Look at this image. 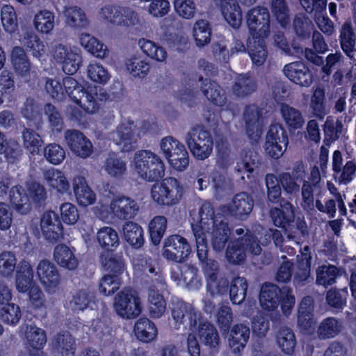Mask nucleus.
<instances>
[{
	"label": "nucleus",
	"instance_id": "1",
	"mask_svg": "<svg viewBox=\"0 0 356 356\" xmlns=\"http://www.w3.org/2000/svg\"><path fill=\"white\" fill-rule=\"evenodd\" d=\"M44 88L52 99L61 101L68 97L72 102L90 114L97 112L108 98L104 88L91 84L85 87L71 76L64 77L62 82L56 79L47 78Z\"/></svg>",
	"mask_w": 356,
	"mask_h": 356
},
{
	"label": "nucleus",
	"instance_id": "2",
	"mask_svg": "<svg viewBox=\"0 0 356 356\" xmlns=\"http://www.w3.org/2000/svg\"><path fill=\"white\" fill-rule=\"evenodd\" d=\"M246 23L250 33L247 40L248 54L253 63L262 65L268 56L265 39L270 33L268 9L264 6L252 8L246 14Z\"/></svg>",
	"mask_w": 356,
	"mask_h": 356
},
{
	"label": "nucleus",
	"instance_id": "3",
	"mask_svg": "<svg viewBox=\"0 0 356 356\" xmlns=\"http://www.w3.org/2000/svg\"><path fill=\"white\" fill-rule=\"evenodd\" d=\"M199 217L198 222L191 223L195 240L196 241V236L199 234L204 238L205 244L208 245L207 234L212 228L211 242L213 249L216 252L223 250L231 235L226 217L220 213H215L213 204L208 201L202 204Z\"/></svg>",
	"mask_w": 356,
	"mask_h": 356
},
{
	"label": "nucleus",
	"instance_id": "4",
	"mask_svg": "<svg viewBox=\"0 0 356 356\" xmlns=\"http://www.w3.org/2000/svg\"><path fill=\"white\" fill-rule=\"evenodd\" d=\"M270 217L273 225L281 228L289 239H300L308 234L304 220L295 221L293 205L289 202L284 208H272Z\"/></svg>",
	"mask_w": 356,
	"mask_h": 356
},
{
	"label": "nucleus",
	"instance_id": "5",
	"mask_svg": "<svg viewBox=\"0 0 356 356\" xmlns=\"http://www.w3.org/2000/svg\"><path fill=\"white\" fill-rule=\"evenodd\" d=\"M261 250L257 237L250 230L247 229L244 236L230 241L225 251V257L229 263L240 264L245 261L246 252L259 255Z\"/></svg>",
	"mask_w": 356,
	"mask_h": 356
},
{
	"label": "nucleus",
	"instance_id": "6",
	"mask_svg": "<svg viewBox=\"0 0 356 356\" xmlns=\"http://www.w3.org/2000/svg\"><path fill=\"white\" fill-rule=\"evenodd\" d=\"M185 140L192 155L197 160L208 159L213 152V137L202 125L193 127L187 133Z\"/></svg>",
	"mask_w": 356,
	"mask_h": 356
},
{
	"label": "nucleus",
	"instance_id": "7",
	"mask_svg": "<svg viewBox=\"0 0 356 356\" xmlns=\"http://www.w3.org/2000/svg\"><path fill=\"white\" fill-rule=\"evenodd\" d=\"M289 145V136L286 129L280 123H273L266 136L265 153L277 160L282 156Z\"/></svg>",
	"mask_w": 356,
	"mask_h": 356
},
{
	"label": "nucleus",
	"instance_id": "8",
	"mask_svg": "<svg viewBox=\"0 0 356 356\" xmlns=\"http://www.w3.org/2000/svg\"><path fill=\"white\" fill-rule=\"evenodd\" d=\"M104 270L108 272L101 279L99 285L100 293L105 296L114 294L122 284L121 275L125 270L124 261L111 260L101 262Z\"/></svg>",
	"mask_w": 356,
	"mask_h": 356
},
{
	"label": "nucleus",
	"instance_id": "9",
	"mask_svg": "<svg viewBox=\"0 0 356 356\" xmlns=\"http://www.w3.org/2000/svg\"><path fill=\"white\" fill-rule=\"evenodd\" d=\"M115 297L113 307L116 314L126 319H134L138 317L142 311L140 298L131 288L126 287Z\"/></svg>",
	"mask_w": 356,
	"mask_h": 356
},
{
	"label": "nucleus",
	"instance_id": "10",
	"mask_svg": "<svg viewBox=\"0 0 356 356\" xmlns=\"http://www.w3.org/2000/svg\"><path fill=\"white\" fill-rule=\"evenodd\" d=\"M97 241L102 251L99 255L100 262L106 261H124L121 254L115 253V250L120 245L118 232L111 227H103L97 233Z\"/></svg>",
	"mask_w": 356,
	"mask_h": 356
},
{
	"label": "nucleus",
	"instance_id": "11",
	"mask_svg": "<svg viewBox=\"0 0 356 356\" xmlns=\"http://www.w3.org/2000/svg\"><path fill=\"white\" fill-rule=\"evenodd\" d=\"M99 14L106 22L113 25L129 27L138 20L135 11L115 4L105 5L100 9Z\"/></svg>",
	"mask_w": 356,
	"mask_h": 356
},
{
	"label": "nucleus",
	"instance_id": "12",
	"mask_svg": "<svg viewBox=\"0 0 356 356\" xmlns=\"http://www.w3.org/2000/svg\"><path fill=\"white\" fill-rule=\"evenodd\" d=\"M314 299L311 296L303 297L298 305L297 325L305 334L312 335L315 332L316 320L314 317Z\"/></svg>",
	"mask_w": 356,
	"mask_h": 356
},
{
	"label": "nucleus",
	"instance_id": "13",
	"mask_svg": "<svg viewBox=\"0 0 356 356\" xmlns=\"http://www.w3.org/2000/svg\"><path fill=\"white\" fill-rule=\"evenodd\" d=\"M191 252L190 244L180 235L170 236L164 242L163 255L168 260L181 263L188 257Z\"/></svg>",
	"mask_w": 356,
	"mask_h": 356
},
{
	"label": "nucleus",
	"instance_id": "14",
	"mask_svg": "<svg viewBox=\"0 0 356 356\" xmlns=\"http://www.w3.org/2000/svg\"><path fill=\"white\" fill-rule=\"evenodd\" d=\"M161 180L157 191V204L173 206L178 204L184 194V188L179 179L166 177Z\"/></svg>",
	"mask_w": 356,
	"mask_h": 356
},
{
	"label": "nucleus",
	"instance_id": "15",
	"mask_svg": "<svg viewBox=\"0 0 356 356\" xmlns=\"http://www.w3.org/2000/svg\"><path fill=\"white\" fill-rule=\"evenodd\" d=\"M197 256L202 270L206 277L207 284L216 283L219 273L218 263L209 257V248L204 237L196 236Z\"/></svg>",
	"mask_w": 356,
	"mask_h": 356
},
{
	"label": "nucleus",
	"instance_id": "16",
	"mask_svg": "<svg viewBox=\"0 0 356 356\" xmlns=\"http://www.w3.org/2000/svg\"><path fill=\"white\" fill-rule=\"evenodd\" d=\"M65 139L69 149L76 156L86 159L92 154L93 145L81 131L76 129L67 130Z\"/></svg>",
	"mask_w": 356,
	"mask_h": 356
},
{
	"label": "nucleus",
	"instance_id": "17",
	"mask_svg": "<svg viewBox=\"0 0 356 356\" xmlns=\"http://www.w3.org/2000/svg\"><path fill=\"white\" fill-rule=\"evenodd\" d=\"M156 154L149 150H139L134 156L135 168L144 180L156 181Z\"/></svg>",
	"mask_w": 356,
	"mask_h": 356
},
{
	"label": "nucleus",
	"instance_id": "18",
	"mask_svg": "<svg viewBox=\"0 0 356 356\" xmlns=\"http://www.w3.org/2000/svg\"><path fill=\"white\" fill-rule=\"evenodd\" d=\"M40 227L44 238L55 243L63 236L62 222L54 211H46L40 219Z\"/></svg>",
	"mask_w": 356,
	"mask_h": 356
},
{
	"label": "nucleus",
	"instance_id": "19",
	"mask_svg": "<svg viewBox=\"0 0 356 356\" xmlns=\"http://www.w3.org/2000/svg\"><path fill=\"white\" fill-rule=\"evenodd\" d=\"M37 275L48 293L55 292L60 282L56 266L47 259L41 260L37 266Z\"/></svg>",
	"mask_w": 356,
	"mask_h": 356
},
{
	"label": "nucleus",
	"instance_id": "20",
	"mask_svg": "<svg viewBox=\"0 0 356 356\" xmlns=\"http://www.w3.org/2000/svg\"><path fill=\"white\" fill-rule=\"evenodd\" d=\"M198 81L201 82V91L212 104L219 107H225L227 109L230 108V104H227L225 92L216 81L204 78L202 75L198 77Z\"/></svg>",
	"mask_w": 356,
	"mask_h": 356
},
{
	"label": "nucleus",
	"instance_id": "21",
	"mask_svg": "<svg viewBox=\"0 0 356 356\" xmlns=\"http://www.w3.org/2000/svg\"><path fill=\"white\" fill-rule=\"evenodd\" d=\"M171 314L175 321V327L179 329L181 324H184L185 318L188 320L190 330H194L197 327L198 313L190 304L181 302H177L172 309Z\"/></svg>",
	"mask_w": 356,
	"mask_h": 356
},
{
	"label": "nucleus",
	"instance_id": "22",
	"mask_svg": "<svg viewBox=\"0 0 356 356\" xmlns=\"http://www.w3.org/2000/svg\"><path fill=\"white\" fill-rule=\"evenodd\" d=\"M283 71L286 77L297 85L308 87L312 83V72L302 61L286 64Z\"/></svg>",
	"mask_w": 356,
	"mask_h": 356
},
{
	"label": "nucleus",
	"instance_id": "23",
	"mask_svg": "<svg viewBox=\"0 0 356 356\" xmlns=\"http://www.w3.org/2000/svg\"><path fill=\"white\" fill-rule=\"evenodd\" d=\"M254 203V199L250 194L241 192L234 195L228 206V211L236 218L245 220L252 212Z\"/></svg>",
	"mask_w": 356,
	"mask_h": 356
},
{
	"label": "nucleus",
	"instance_id": "24",
	"mask_svg": "<svg viewBox=\"0 0 356 356\" xmlns=\"http://www.w3.org/2000/svg\"><path fill=\"white\" fill-rule=\"evenodd\" d=\"M250 330L248 325L243 323L234 325L228 332V345L235 354L243 351L249 339Z\"/></svg>",
	"mask_w": 356,
	"mask_h": 356
},
{
	"label": "nucleus",
	"instance_id": "25",
	"mask_svg": "<svg viewBox=\"0 0 356 356\" xmlns=\"http://www.w3.org/2000/svg\"><path fill=\"white\" fill-rule=\"evenodd\" d=\"M110 209L115 218L125 220L134 218L138 211V206L134 200L121 196L112 200Z\"/></svg>",
	"mask_w": 356,
	"mask_h": 356
},
{
	"label": "nucleus",
	"instance_id": "26",
	"mask_svg": "<svg viewBox=\"0 0 356 356\" xmlns=\"http://www.w3.org/2000/svg\"><path fill=\"white\" fill-rule=\"evenodd\" d=\"M72 188L76 200L80 206L87 207L95 202L96 195L83 176L77 175L73 178Z\"/></svg>",
	"mask_w": 356,
	"mask_h": 356
},
{
	"label": "nucleus",
	"instance_id": "27",
	"mask_svg": "<svg viewBox=\"0 0 356 356\" xmlns=\"http://www.w3.org/2000/svg\"><path fill=\"white\" fill-rule=\"evenodd\" d=\"M284 291L272 283H264L260 290L259 302L262 308L274 311L279 307V298Z\"/></svg>",
	"mask_w": 356,
	"mask_h": 356
},
{
	"label": "nucleus",
	"instance_id": "28",
	"mask_svg": "<svg viewBox=\"0 0 356 356\" xmlns=\"http://www.w3.org/2000/svg\"><path fill=\"white\" fill-rule=\"evenodd\" d=\"M55 58L62 63L63 71L68 75L74 74L81 64V57L77 54L68 51L64 46L56 50Z\"/></svg>",
	"mask_w": 356,
	"mask_h": 356
},
{
	"label": "nucleus",
	"instance_id": "29",
	"mask_svg": "<svg viewBox=\"0 0 356 356\" xmlns=\"http://www.w3.org/2000/svg\"><path fill=\"white\" fill-rule=\"evenodd\" d=\"M34 271L30 263L24 259L17 265L15 284L19 292L25 293L31 286L35 284Z\"/></svg>",
	"mask_w": 356,
	"mask_h": 356
},
{
	"label": "nucleus",
	"instance_id": "30",
	"mask_svg": "<svg viewBox=\"0 0 356 356\" xmlns=\"http://www.w3.org/2000/svg\"><path fill=\"white\" fill-rule=\"evenodd\" d=\"M343 329V321L335 317L323 319L316 328V334L320 340L330 339L338 336Z\"/></svg>",
	"mask_w": 356,
	"mask_h": 356
},
{
	"label": "nucleus",
	"instance_id": "31",
	"mask_svg": "<svg viewBox=\"0 0 356 356\" xmlns=\"http://www.w3.org/2000/svg\"><path fill=\"white\" fill-rule=\"evenodd\" d=\"M221 13L226 22L234 29H238L242 23V11L236 0H221Z\"/></svg>",
	"mask_w": 356,
	"mask_h": 356
},
{
	"label": "nucleus",
	"instance_id": "32",
	"mask_svg": "<svg viewBox=\"0 0 356 356\" xmlns=\"http://www.w3.org/2000/svg\"><path fill=\"white\" fill-rule=\"evenodd\" d=\"M280 113L289 131L302 129L305 123L302 112L287 104H281Z\"/></svg>",
	"mask_w": 356,
	"mask_h": 356
},
{
	"label": "nucleus",
	"instance_id": "33",
	"mask_svg": "<svg viewBox=\"0 0 356 356\" xmlns=\"http://www.w3.org/2000/svg\"><path fill=\"white\" fill-rule=\"evenodd\" d=\"M54 259L62 268L74 270L79 265V261L74 253L65 244L56 245L54 250Z\"/></svg>",
	"mask_w": 356,
	"mask_h": 356
},
{
	"label": "nucleus",
	"instance_id": "34",
	"mask_svg": "<svg viewBox=\"0 0 356 356\" xmlns=\"http://www.w3.org/2000/svg\"><path fill=\"white\" fill-rule=\"evenodd\" d=\"M198 337L204 346L209 349L219 346L220 337L216 327L209 322L200 323L198 326Z\"/></svg>",
	"mask_w": 356,
	"mask_h": 356
},
{
	"label": "nucleus",
	"instance_id": "35",
	"mask_svg": "<svg viewBox=\"0 0 356 356\" xmlns=\"http://www.w3.org/2000/svg\"><path fill=\"white\" fill-rule=\"evenodd\" d=\"M262 118L261 110L256 104L245 106L243 118L245 122L246 133L250 138H253L259 130V120Z\"/></svg>",
	"mask_w": 356,
	"mask_h": 356
},
{
	"label": "nucleus",
	"instance_id": "36",
	"mask_svg": "<svg viewBox=\"0 0 356 356\" xmlns=\"http://www.w3.org/2000/svg\"><path fill=\"white\" fill-rule=\"evenodd\" d=\"M312 253L309 246L305 245L297 256V270L294 274L296 281L300 282L307 280L310 275Z\"/></svg>",
	"mask_w": 356,
	"mask_h": 356
},
{
	"label": "nucleus",
	"instance_id": "37",
	"mask_svg": "<svg viewBox=\"0 0 356 356\" xmlns=\"http://www.w3.org/2000/svg\"><path fill=\"white\" fill-rule=\"evenodd\" d=\"M276 342L281 351L291 355L295 350L297 341L293 331L288 327H281L276 333Z\"/></svg>",
	"mask_w": 356,
	"mask_h": 356
},
{
	"label": "nucleus",
	"instance_id": "38",
	"mask_svg": "<svg viewBox=\"0 0 356 356\" xmlns=\"http://www.w3.org/2000/svg\"><path fill=\"white\" fill-rule=\"evenodd\" d=\"M9 199L12 207L22 214H26L31 210L29 197L22 186H15L9 191Z\"/></svg>",
	"mask_w": 356,
	"mask_h": 356
},
{
	"label": "nucleus",
	"instance_id": "39",
	"mask_svg": "<svg viewBox=\"0 0 356 356\" xmlns=\"http://www.w3.org/2000/svg\"><path fill=\"white\" fill-rule=\"evenodd\" d=\"M124 240L134 248H140L144 244L143 229L138 224L129 221L123 225Z\"/></svg>",
	"mask_w": 356,
	"mask_h": 356
},
{
	"label": "nucleus",
	"instance_id": "40",
	"mask_svg": "<svg viewBox=\"0 0 356 356\" xmlns=\"http://www.w3.org/2000/svg\"><path fill=\"white\" fill-rule=\"evenodd\" d=\"M44 176L48 185L56 189L58 193H70V183L62 171L49 169L44 172Z\"/></svg>",
	"mask_w": 356,
	"mask_h": 356
},
{
	"label": "nucleus",
	"instance_id": "41",
	"mask_svg": "<svg viewBox=\"0 0 356 356\" xmlns=\"http://www.w3.org/2000/svg\"><path fill=\"white\" fill-rule=\"evenodd\" d=\"M292 28L295 35L300 40L309 39L314 31L312 22L303 13H298L295 15Z\"/></svg>",
	"mask_w": 356,
	"mask_h": 356
},
{
	"label": "nucleus",
	"instance_id": "42",
	"mask_svg": "<svg viewBox=\"0 0 356 356\" xmlns=\"http://www.w3.org/2000/svg\"><path fill=\"white\" fill-rule=\"evenodd\" d=\"M33 25L38 33H50L55 26L54 13L46 9L39 10L34 15Z\"/></svg>",
	"mask_w": 356,
	"mask_h": 356
},
{
	"label": "nucleus",
	"instance_id": "43",
	"mask_svg": "<svg viewBox=\"0 0 356 356\" xmlns=\"http://www.w3.org/2000/svg\"><path fill=\"white\" fill-rule=\"evenodd\" d=\"M257 88L256 81L248 74H240L232 86L233 94L238 97H245L253 93Z\"/></svg>",
	"mask_w": 356,
	"mask_h": 356
},
{
	"label": "nucleus",
	"instance_id": "44",
	"mask_svg": "<svg viewBox=\"0 0 356 356\" xmlns=\"http://www.w3.org/2000/svg\"><path fill=\"white\" fill-rule=\"evenodd\" d=\"M22 44L33 56L40 58L44 53L43 41L31 29L26 30L22 38Z\"/></svg>",
	"mask_w": 356,
	"mask_h": 356
},
{
	"label": "nucleus",
	"instance_id": "45",
	"mask_svg": "<svg viewBox=\"0 0 356 356\" xmlns=\"http://www.w3.org/2000/svg\"><path fill=\"white\" fill-rule=\"evenodd\" d=\"M134 332L138 340L147 343L156 337V325L147 318H140L134 325Z\"/></svg>",
	"mask_w": 356,
	"mask_h": 356
},
{
	"label": "nucleus",
	"instance_id": "46",
	"mask_svg": "<svg viewBox=\"0 0 356 356\" xmlns=\"http://www.w3.org/2000/svg\"><path fill=\"white\" fill-rule=\"evenodd\" d=\"M10 60L15 71L21 76L27 75L31 70V63L22 47H14Z\"/></svg>",
	"mask_w": 356,
	"mask_h": 356
},
{
	"label": "nucleus",
	"instance_id": "47",
	"mask_svg": "<svg viewBox=\"0 0 356 356\" xmlns=\"http://www.w3.org/2000/svg\"><path fill=\"white\" fill-rule=\"evenodd\" d=\"M248 287V282L245 277L238 276L232 279L229 289L232 304L240 305L245 300Z\"/></svg>",
	"mask_w": 356,
	"mask_h": 356
},
{
	"label": "nucleus",
	"instance_id": "48",
	"mask_svg": "<svg viewBox=\"0 0 356 356\" xmlns=\"http://www.w3.org/2000/svg\"><path fill=\"white\" fill-rule=\"evenodd\" d=\"M80 43L88 52L97 58H103L107 56L106 46L88 33L81 34Z\"/></svg>",
	"mask_w": 356,
	"mask_h": 356
},
{
	"label": "nucleus",
	"instance_id": "49",
	"mask_svg": "<svg viewBox=\"0 0 356 356\" xmlns=\"http://www.w3.org/2000/svg\"><path fill=\"white\" fill-rule=\"evenodd\" d=\"M165 158L171 168L177 171L184 170L189 164L188 153L183 144L175 147L174 152Z\"/></svg>",
	"mask_w": 356,
	"mask_h": 356
},
{
	"label": "nucleus",
	"instance_id": "50",
	"mask_svg": "<svg viewBox=\"0 0 356 356\" xmlns=\"http://www.w3.org/2000/svg\"><path fill=\"white\" fill-rule=\"evenodd\" d=\"M55 347L62 356H74L75 339L68 332H58L55 337Z\"/></svg>",
	"mask_w": 356,
	"mask_h": 356
},
{
	"label": "nucleus",
	"instance_id": "51",
	"mask_svg": "<svg viewBox=\"0 0 356 356\" xmlns=\"http://www.w3.org/2000/svg\"><path fill=\"white\" fill-rule=\"evenodd\" d=\"M0 19L6 32L12 34L18 31L17 16L13 6L3 5L1 8Z\"/></svg>",
	"mask_w": 356,
	"mask_h": 356
},
{
	"label": "nucleus",
	"instance_id": "52",
	"mask_svg": "<svg viewBox=\"0 0 356 356\" xmlns=\"http://www.w3.org/2000/svg\"><path fill=\"white\" fill-rule=\"evenodd\" d=\"M66 24L74 29L85 28L88 25V21L83 10L77 6L66 8L64 11Z\"/></svg>",
	"mask_w": 356,
	"mask_h": 356
},
{
	"label": "nucleus",
	"instance_id": "53",
	"mask_svg": "<svg viewBox=\"0 0 356 356\" xmlns=\"http://www.w3.org/2000/svg\"><path fill=\"white\" fill-rule=\"evenodd\" d=\"M14 83L12 72L7 70H2L0 74V105L4 102L12 101Z\"/></svg>",
	"mask_w": 356,
	"mask_h": 356
},
{
	"label": "nucleus",
	"instance_id": "54",
	"mask_svg": "<svg viewBox=\"0 0 356 356\" xmlns=\"http://www.w3.org/2000/svg\"><path fill=\"white\" fill-rule=\"evenodd\" d=\"M271 12L280 25L286 29L290 24L289 9L286 0H271Z\"/></svg>",
	"mask_w": 356,
	"mask_h": 356
},
{
	"label": "nucleus",
	"instance_id": "55",
	"mask_svg": "<svg viewBox=\"0 0 356 356\" xmlns=\"http://www.w3.org/2000/svg\"><path fill=\"white\" fill-rule=\"evenodd\" d=\"M104 169L111 177L120 178L127 170V165L116 154L112 153L108 154L105 161Z\"/></svg>",
	"mask_w": 356,
	"mask_h": 356
},
{
	"label": "nucleus",
	"instance_id": "56",
	"mask_svg": "<svg viewBox=\"0 0 356 356\" xmlns=\"http://www.w3.org/2000/svg\"><path fill=\"white\" fill-rule=\"evenodd\" d=\"M22 138L24 146L30 154L33 155L39 154L43 141L35 131L24 128L22 132Z\"/></svg>",
	"mask_w": 356,
	"mask_h": 356
},
{
	"label": "nucleus",
	"instance_id": "57",
	"mask_svg": "<svg viewBox=\"0 0 356 356\" xmlns=\"http://www.w3.org/2000/svg\"><path fill=\"white\" fill-rule=\"evenodd\" d=\"M27 344L36 350H41L47 343V334L44 330L36 326L31 325L26 332Z\"/></svg>",
	"mask_w": 356,
	"mask_h": 356
},
{
	"label": "nucleus",
	"instance_id": "58",
	"mask_svg": "<svg viewBox=\"0 0 356 356\" xmlns=\"http://www.w3.org/2000/svg\"><path fill=\"white\" fill-rule=\"evenodd\" d=\"M339 275L338 268L333 265H323L316 270V283L325 287L332 285Z\"/></svg>",
	"mask_w": 356,
	"mask_h": 356
},
{
	"label": "nucleus",
	"instance_id": "59",
	"mask_svg": "<svg viewBox=\"0 0 356 356\" xmlns=\"http://www.w3.org/2000/svg\"><path fill=\"white\" fill-rule=\"evenodd\" d=\"M209 23L205 19L197 21L193 26V37L197 46L203 47L211 41Z\"/></svg>",
	"mask_w": 356,
	"mask_h": 356
},
{
	"label": "nucleus",
	"instance_id": "60",
	"mask_svg": "<svg viewBox=\"0 0 356 356\" xmlns=\"http://www.w3.org/2000/svg\"><path fill=\"white\" fill-rule=\"evenodd\" d=\"M117 134L118 144L122 146V151L129 152L134 149L136 141L134 139V133L131 127L121 124L118 127Z\"/></svg>",
	"mask_w": 356,
	"mask_h": 356
},
{
	"label": "nucleus",
	"instance_id": "61",
	"mask_svg": "<svg viewBox=\"0 0 356 356\" xmlns=\"http://www.w3.org/2000/svg\"><path fill=\"white\" fill-rule=\"evenodd\" d=\"M21 310L17 305L8 303L0 309V319L8 325H15L20 320Z\"/></svg>",
	"mask_w": 356,
	"mask_h": 356
},
{
	"label": "nucleus",
	"instance_id": "62",
	"mask_svg": "<svg viewBox=\"0 0 356 356\" xmlns=\"http://www.w3.org/2000/svg\"><path fill=\"white\" fill-rule=\"evenodd\" d=\"M266 185L267 187V196L272 203H278L281 198V186L278 178L273 174H268L266 177Z\"/></svg>",
	"mask_w": 356,
	"mask_h": 356
},
{
	"label": "nucleus",
	"instance_id": "63",
	"mask_svg": "<svg viewBox=\"0 0 356 356\" xmlns=\"http://www.w3.org/2000/svg\"><path fill=\"white\" fill-rule=\"evenodd\" d=\"M88 76L93 82L105 84L110 79V74L102 65L90 63L88 66Z\"/></svg>",
	"mask_w": 356,
	"mask_h": 356
},
{
	"label": "nucleus",
	"instance_id": "64",
	"mask_svg": "<svg viewBox=\"0 0 356 356\" xmlns=\"http://www.w3.org/2000/svg\"><path fill=\"white\" fill-rule=\"evenodd\" d=\"M181 280L189 289L198 288L201 284L198 270L194 266L183 267L180 270Z\"/></svg>",
	"mask_w": 356,
	"mask_h": 356
}]
</instances>
